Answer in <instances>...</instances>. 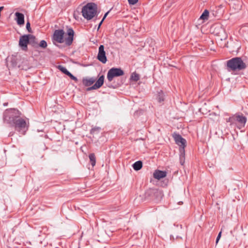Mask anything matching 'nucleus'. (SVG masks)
I'll use <instances>...</instances> for the list:
<instances>
[{
	"label": "nucleus",
	"mask_w": 248,
	"mask_h": 248,
	"mask_svg": "<svg viewBox=\"0 0 248 248\" xmlns=\"http://www.w3.org/2000/svg\"><path fill=\"white\" fill-rule=\"evenodd\" d=\"M29 34H26L21 36L19 38V46L24 51L28 50V44H29Z\"/></svg>",
	"instance_id": "10"
},
{
	"label": "nucleus",
	"mask_w": 248,
	"mask_h": 248,
	"mask_svg": "<svg viewBox=\"0 0 248 248\" xmlns=\"http://www.w3.org/2000/svg\"><path fill=\"white\" fill-rule=\"evenodd\" d=\"M124 75V71L121 68L112 67L108 71L107 78L109 82H111L114 78L120 77Z\"/></svg>",
	"instance_id": "6"
},
{
	"label": "nucleus",
	"mask_w": 248,
	"mask_h": 248,
	"mask_svg": "<svg viewBox=\"0 0 248 248\" xmlns=\"http://www.w3.org/2000/svg\"><path fill=\"white\" fill-rule=\"evenodd\" d=\"M89 157L90 163L93 167L96 164V158L94 153H91L89 155Z\"/></svg>",
	"instance_id": "21"
},
{
	"label": "nucleus",
	"mask_w": 248,
	"mask_h": 248,
	"mask_svg": "<svg viewBox=\"0 0 248 248\" xmlns=\"http://www.w3.org/2000/svg\"><path fill=\"white\" fill-rule=\"evenodd\" d=\"M109 12V11H108L106 13H105V14L104 15V16L103 17V19H102V20H104V19L106 18V17L108 16V15Z\"/></svg>",
	"instance_id": "34"
},
{
	"label": "nucleus",
	"mask_w": 248,
	"mask_h": 248,
	"mask_svg": "<svg viewBox=\"0 0 248 248\" xmlns=\"http://www.w3.org/2000/svg\"><path fill=\"white\" fill-rule=\"evenodd\" d=\"M103 21H104V20H102L100 21V22L99 23V25H98V30L100 28V27L101 25H102V23H103Z\"/></svg>",
	"instance_id": "35"
},
{
	"label": "nucleus",
	"mask_w": 248,
	"mask_h": 248,
	"mask_svg": "<svg viewBox=\"0 0 248 248\" xmlns=\"http://www.w3.org/2000/svg\"><path fill=\"white\" fill-rule=\"evenodd\" d=\"M227 66L229 71H240L246 68V63L240 57L233 58L227 62Z\"/></svg>",
	"instance_id": "2"
},
{
	"label": "nucleus",
	"mask_w": 248,
	"mask_h": 248,
	"mask_svg": "<svg viewBox=\"0 0 248 248\" xmlns=\"http://www.w3.org/2000/svg\"><path fill=\"white\" fill-rule=\"evenodd\" d=\"M58 68L63 73H64V74L66 75L67 76V75L69 73V71H68L67 70V69L63 67V66L62 65H59L58 66Z\"/></svg>",
	"instance_id": "25"
},
{
	"label": "nucleus",
	"mask_w": 248,
	"mask_h": 248,
	"mask_svg": "<svg viewBox=\"0 0 248 248\" xmlns=\"http://www.w3.org/2000/svg\"><path fill=\"white\" fill-rule=\"evenodd\" d=\"M21 115V113L17 109H7L3 113L4 122L12 126Z\"/></svg>",
	"instance_id": "1"
},
{
	"label": "nucleus",
	"mask_w": 248,
	"mask_h": 248,
	"mask_svg": "<svg viewBox=\"0 0 248 248\" xmlns=\"http://www.w3.org/2000/svg\"><path fill=\"white\" fill-rule=\"evenodd\" d=\"M104 78V75L101 76L93 86L87 88V91L96 90L100 88L103 85Z\"/></svg>",
	"instance_id": "12"
},
{
	"label": "nucleus",
	"mask_w": 248,
	"mask_h": 248,
	"mask_svg": "<svg viewBox=\"0 0 248 248\" xmlns=\"http://www.w3.org/2000/svg\"><path fill=\"white\" fill-rule=\"evenodd\" d=\"M100 127H95L91 129L90 131V133L91 134H94L96 132H99L100 130Z\"/></svg>",
	"instance_id": "28"
},
{
	"label": "nucleus",
	"mask_w": 248,
	"mask_h": 248,
	"mask_svg": "<svg viewBox=\"0 0 248 248\" xmlns=\"http://www.w3.org/2000/svg\"><path fill=\"white\" fill-rule=\"evenodd\" d=\"M67 76H69L72 79L75 80L76 82L78 81V78L74 75H73L70 72H69Z\"/></svg>",
	"instance_id": "30"
},
{
	"label": "nucleus",
	"mask_w": 248,
	"mask_h": 248,
	"mask_svg": "<svg viewBox=\"0 0 248 248\" xmlns=\"http://www.w3.org/2000/svg\"><path fill=\"white\" fill-rule=\"evenodd\" d=\"M157 99L159 103H161L164 101L165 95L162 91L160 90L159 92H158Z\"/></svg>",
	"instance_id": "20"
},
{
	"label": "nucleus",
	"mask_w": 248,
	"mask_h": 248,
	"mask_svg": "<svg viewBox=\"0 0 248 248\" xmlns=\"http://www.w3.org/2000/svg\"><path fill=\"white\" fill-rule=\"evenodd\" d=\"M247 121V118L243 114H236L230 117L227 122H230L231 124H237L238 127L240 129L245 127Z\"/></svg>",
	"instance_id": "5"
},
{
	"label": "nucleus",
	"mask_w": 248,
	"mask_h": 248,
	"mask_svg": "<svg viewBox=\"0 0 248 248\" xmlns=\"http://www.w3.org/2000/svg\"><path fill=\"white\" fill-rule=\"evenodd\" d=\"M67 34L68 35V37L65 38V43L67 45L70 46L72 44L73 41L74 31L73 29L69 28L67 30Z\"/></svg>",
	"instance_id": "13"
},
{
	"label": "nucleus",
	"mask_w": 248,
	"mask_h": 248,
	"mask_svg": "<svg viewBox=\"0 0 248 248\" xmlns=\"http://www.w3.org/2000/svg\"><path fill=\"white\" fill-rule=\"evenodd\" d=\"M30 42L29 44L31 45L34 48L38 47V44L36 41L35 37L31 34H29Z\"/></svg>",
	"instance_id": "17"
},
{
	"label": "nucleus",
	"mask_w": 248,
	"mask_h": 248,
	"mask_svg": "<svg viewBox=\"0 0 248 248\" xmlns=\"http://www.w3.org/2000/svg\"><path fill=\"white\" fill-rule=\"evenodd\" d=\"M173 137L175 143L180 146V152H185V147L186 146V140L184 139L180 135L177 133L173 134Z\"/></svg>",
	"instance_id": "7"
},
{
	"label": "nucleus",
	"mask_w": 248,
	"mask_h": 248,
	"mask_svg": "<svg viewBox=\"0 0 248 248\" xmlns=\"http://www.w3.org/2000/svg\"><path fill=\"white\" fill-rule=\"evenodd\" d=\"M96 80V78H84L82 80V83L83 85L86 87H88L92 85Z\"/></svg>",
	"instance_id": "16"
},
{
	"label": "nucleus",
	"mask_w": 248,
	"mask_h": 248,
	"mask_svg": "<svg viewBox=\"0 0 248 248\" xmlns=\"http://www.w3.org/2000/svg\"><path fill=\"white\" fill-rule=\"evenodd\" d=\"M218 29H219L220 31V33L217 35V36L220 37V39L221 40H225L227 39L228 35L227 33H226L225 30L223 28H218Z\"/></svg>",
	"instance_id": "18"
},
{
	"label": "nucleus",
	"mask_w": 248,
	"mask_h": 248,
	"mask_svg": "<svg viewBox=\"0 0 248 248\" xmlns=\"http://www.w3.org/2000/svg\"><path fill=\"white\" fill-rule=\"evenodd\" d=\"M11 126L14 127L16 130L19 132L27 128L26 121L20 116L17 119Z\"/></svg>",
	"instance_id": "8"
},
{
	"label": "nucleus",
	"mask_w": 248,
	"mask_h": 248,
	"mask_svg": "<svg viewBox=\"0 0 248 248\" xmlns=\"http://www.w3.org/2000/svg\"><path fill=\"white\" fill-rule=\"evenodd\" d=\"M130 79L134 81H137L140 79V75L136 72H134L131 75Z\"/></svg>",
	"instance_id": "24"
},
{
	"label": "nucleus",
	"mask_w": 248,
	"mask_h": 248,
	"mask_svg": "<svg viewBox=\"0 0 248 248\" xmlns=\"http://www.w3.org/2000/svg\"><path fill=\"white\" fill-rule=\"evenodd\" d=\"M64 31L63 30H56L52 36V40L59 43H62L64 42L63 36Z\"/></svg>",
	"instance_id": "9"
},
{
	"label": "nucleus",
	"mask_w": 248,
	"mask_h": 248,
	"mask_svg": "<svg viewBox=\"0 0 248 248\" xmlns=\"http://www.w3.org/2000/svg\"><path fill=\"white\" fill-rule=\"evenodd\" d=\"M26 29L28 30V32L30 33H32V30L31 28V24L29 21H28L26 23Z\"/></svg>",
	"instance_id": "29"
},
{
	"label": "nucleus",
	"mask_w": 248,
	"mask_h": 248,
	"mask_svg": "<svg viewBox=\"0 0 248 248\" xmlns=\"http://www.w3.org/2000/svg\"><path fill=\"white\" fill-rule=\"evenodd\" d=\"M222 28V27L220 26V25H214L212 27V29L213 30V33H214L216 35H218L220 32V31L219 29H218V28Z\"/></svg>",
	"instance_id": "23"
},
{
	"label": "nucleus",
	"mask_w": 248,
	"mask_h": 248,
	"mask_svg": "<svg viewBox=\"0 0 248 248\" xmlns=\"http://www.w3.org/2000/svg\"><path fill=\"white\" fill-rule=\"evenodd\" d=\"M181 155H180V163L181 165H183L184 163V159H185V152H183V151L180 152Z\"/></svg>",
	"instance_id": "27"
},
{
	"label": "nucleus",
	"mask_w": 248,
	"mask_h": 248,
	"mask_svg": "<svg viewBox=\"0 0 248 248\" xmlns=\"http://www.w3.org/2000/svg\"><path fill=\"white\" fill-rule=\"evenodd\" d=\"M11 63L13 67L16 66L17 64L15 59H13L11 60Z\"/></svg>",
	"instance_id": "33"
},
{
	"label": "nucleus",
	"mask_w": 248,
	"mask_h": 248,
	"mask_svg": "<svg viewBox=\"0 0 248 248\" xmlns=\"http://www.w3.org/2000/svg\"><path fill=\"white\" fill-rule=\"evenodd\" d=\"M167 173L165 171L156 170L154 173V177L155 179L159 180L166 177Z\"/></svg>",
	"instance_id": "15"
},
{
	"label": "nucleus",
	"mask_w": 248,
	"mask_h": 248,
	"mask_svg": "<svg viewBox=\"0 0 248 248\" xmlns=\"http://www.w3.org/2000/svg\"><path fill=\"white\" fill-rule=\"evenodd\" d=\"M40 47L43 48H45L47 47V43L45 40H42L40 42L39 44H38V47Z\"/></svg>",
	"instance_id": "26"
},
{
	"label": "nucleus",
	"mask_w": 248,
	"mask_h": 248,
	"mask_svg": "<svg viewBox=\"0 0 248 248\" xmlns=\"http://www.w3.org/2000/svg\"><path fill=\"white\" fill-rule=\"evenodd\" d=\"M15 20L16 21L17 24L20 26L24 24V16L22 13L16 12L15 13Z\"/></svg>",
	"instance_id": "14"
},
{
	"label": "nucleus",
	"mask_w": 248,
	"mask_h": 248,
	"mask_svg": "<svg viewBox=\"0 0 248 248\" xmlns=\"http://www.w3.org/2000/svg\"><path fill=\"white\" fill-rule=\"evenodd\" d=\"M97 59L99 61L103 63H106L107 62L106 52L104 50V46L103 45H101L99 46Z\"/></svg>",
	"instance_id": "11"
},
{
	"label": "nucleus",
	"mask_w": 248,
	"mask_h": 248,
	"mask_svg": "<svg viewBox=\"0 0 248 248\" xmlns=\"http://www.w3.org/2000/svg\"><path fill=\"white\" fill-rule=\"evenodd\" d=\"M209 11L207 10H205L201 16L200 19L202 20H207L209 17Z\"/></svg>",
	"instance_id": "22"
},
{
	"label": "nucleus",
	"mask_w": 248,
	"mask_h": 248,
	"mask_svg": "<svg viewBox=\"0 0 248 248\" xmlns=\"http://www.w3.org/2000/svg\"><path fill=\"white\" fill-rule=\"evenodd\" d=\"M132 167L134 170H139L142 167V162L140 160L137 161L133 164Z\"/></svg>",
	"instance_id": "19"
},
{
	"label": "nucleus",
	"mask_w": 248,
	"mask_h": 248,
	"mask_svg": "<svg viewBox=\"0 0 248 248\" xmlns=\"http://www.w3.org/2000/svg\"><path fill=\"white\" fill-rule=\"evenodd\" d=\"M221 235V231L219 232V233L218 234V235L217 237L216 244H217L218 243L219 239L220 238Z\"/></svg>",
	"instance_id": "32"
},
{
	"label": "nucleus",
	"mask_w": 248,
	"mask_h": 248,
	"mask_svg": "<svg viewBox=\"0 0 248 248\" xmlns=\"http://www.w3.org/2000/svg\"><path fill=\"white\" fill-rule=\"evenodd\" d=\"M163 196L162 190L156 188H150L145 192V197L155 202H158Z\"/></svg>",
	"instance_id": "4"
},
{
	"label": "nucleus",
	"mask_w": 248,
	"mask_h": 248,
	"mask_svg": "<svg viewBox=\"0 0 248 248\" xmlns=\"http://www.w3.org/2000/svg\"><path fill=\"white\" fill-rule=\"evenodd\" d=\"M139 0H128L129 4L130 5H134L137 3Z\"/></svg>",
	"instance_id": "31"
},
{
	"label": "nucleus",
	"mask_w": 248,
	"mask_h": 248,
	"mask_svg": "<svg viewBox=\"0 0 248 248\" xmlns=\"http://www.w3.org/2000/svg\"><path fill=\"white\" fill-rule=\"evenodd\" d=\"M97 9V6L95 3H88L82 7V16L87 20H91L96 15Z\"/></svg>",
	"instance_id": "3"
}]
</instances>
